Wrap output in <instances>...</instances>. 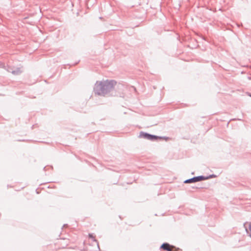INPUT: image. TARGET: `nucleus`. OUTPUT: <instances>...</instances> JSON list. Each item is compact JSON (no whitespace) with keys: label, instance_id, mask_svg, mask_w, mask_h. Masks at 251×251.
<instances>
[{"label":"nucleus","instance_id":"f03ea898","mask_svg":"<svg viewBox=\"0 0 251 251\" xmlns=\"http://www.w3.org/2000/svg\"><path fill=\"white\" fill-rule=\"evenodd\" d=\"M140 138H144L145 139H147L151 141H155L157 140L158 139H162L163 138H165V137H161L158 136L154 135H152L150 133L145 132L143 131H141L139 133V135L138 136Z\"/></svg>","mask_w":251,"mask_h":251},{"label":"nucleus","instance_id":"39448f33","mask_svg":"<svg viewBox=\"0 0 251 251\" xmlns=\"http://www.w3.org/2000/svg\"><path fill=\"white\" fill-rule=\"evenodd\" d=\"M173 247V248H175L174 246H171L169 243H164L162 244V245L160 247V248L163 249V250H165L166 251L167 248H169V247Z\"/></svg>","mask_w":251,"mask_h":251},{"label":"nucleus","instance_id":"7ed1b4c3","mask_svg":"<svg viewBox=\"0 0 251 251\" xmlns=\"http://www.w3.org/2000/svg\"><path fill=\"white\" fill-rule=\"evenodd\" d=\"M202 180H204V178L203 176H194L192 178L188 179L185 180L184 181V183H194L198 181H201Z\"/></svg>","mask_w":251,"mask_h":251},{"label":"nucleus","instance_id":"f8f14e48","mask_svg":"<svg viewBox=\"0 0 251 251\" xmlns=\"http://www.w3.org/2000/svg\"><path fill=\"white\" fill-rule=\"evenodd\" d=\"M250 236H251V234H250Z\"/></svg>","mask_w":251,"mask_h":251},{"label":"nucleus","instance_id":"6e6552de","mask_svg":"<svg viewBox=\"0 0 251 251\" xmlns=\"http://www.w3.org/2000/svg\"><path fill=\"white\" fill-rule=\"evenodd\" d=\"M249 230H250V231L251 232V222L249 224Z\"/></svg>","mask_w":251,"mask_h":251},{"label":"nucleus","instance_id":"20e7f679","mask_svg":"<svg viewBox=\"0 0 251 251\" xmlns=\"http://www.w3.org/2000/svg\"><path fill=\"white\" fill-rule=\"evenodd\" d=\"M9 72H11L13 75H18L21 73V71L20 68H17L14 70H12L11 69L8 70Z\"/></svg>","mask_w":251,"mask_h":251},{"label":"nucleus","instance_id":"423d86ee","mask_svg":"<svg viewBox=\"0 0 251 251\" xmlns=\"http://www.w3.org/2000/svg\"><path fill=\"white\" fill-rule=\"evenodd\" d=\"M216 177V176L214 174H212V175H210L208 176H204V180H206V179H209V178H214V177Z\"/></svg>","mask_w":251,"mask_h":251},{"label":"nucleus","instance_id":"f257e3e1","mask_svg":"<svg viewBox=\"0 0 251 251\" xmlns=\"http://www.w3.org/2000/svg\"><path fill=\"white\" fill-rule=\"evenodd\" d=\"M116 82L114 80L97 81L94 87V92L96 95L105 96L112 91Z\"/></svg>","mask_w":251,"mask_h":251},{"label":"nucleus","instance_id":"9d476101","mask_svg":"<svg viewBox=\"0 0 251 251\" xmlns=\"http://www.w3.org/2000/svg\"><path fill=\"white\" fill-rule=\"evenodd\" d=\"M67 226V225L64 224V225H63V227H65V226Z\"/></svg>","mask_w":251,"mask_h":251},{"label":"nucleus","instance_id":"9b49d317","mask_svg":"<svg viewBox=\"0 0 251 251\" xmlns=\"http://www.w3.org/2000/svg\"><path fill=\"white\" fill-rule=\"evenodd\" d=\"M249 96L251 97V94H250Z\"/></svg>","mask_w":251,"mask_h":251},{"label":"nucleus","instance_id":"1a4fd4ad","mask_svg":"<svg viewBox=\"0 0 251 251\" xmlns=\"http://www.w3.org/2000/svg\"><path fill=\"white\" fill-rule=\"evenodd\" d=\"M166 251H173L171 248L170 247L167 248V249L166 250Z\"/></svg>","mask_w":251,"mask_h":251},{"label":"nucleus","instance_id":"0eeeda50","mask_svg":"<svg viewBox=\"0 0 251 251\" xmlns=\"http://www.w3.org/2000/svg\"><path fill=\"white\" fill-rule=\"evenodd\" d=\"M89 236L90 238L93 239L94 241L97 242V241L95 239V237L92 234H89Z\"/></svg>","mask_w":251,"mask_h":251}]
</instances>
